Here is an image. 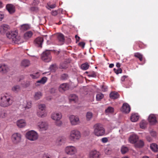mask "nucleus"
Segmentation results:
<instances>
[{
  "instance_id": "obj_1",
  "label": "nucleus",
  "mask_w": 158,
  "mask_h": 158,
  "mask_svg": "<svg viewBox=\"0 0 158 158\" xmlns=\"http://www.w3.org/2000/svg\"><path fill=\"white\" fill-rule=\"evenodd\" d=\"M10 95L6 94L1 96L0 99V106L3 107H6L11 105L12 103Z\"/></svg>"
},
{
  "instance_id": "obj_2",
  "label": "nucleus",
  "mask_w": 158,
  "mask_h": 158,
  "mask_svg": "<svg viewBox=\"0 0 158 158\" xmlns=\"http://www.w3.org/2000/svg\"><path fill=\"white\" fill-rule=\"evenodd\" d=\"M18 32L17 31H11L8 32L6 34V35L8 39H11L13 43L19 44L21 43V37L18 35Z\"/></svg>"
},
{
  "instance_id": "obj_3",
  "label": "nucleus",
  "mask_w": 158,
  "mask_h": 158,
  "mask_svg": "<svg viewBox=\"0 0 158 158\" xmlns=\"http://www.w3.org/2000/svg\"><path fill=\"white\" fill-rule=\"evenodd\" d=\"M64 152L66 154L70 156H73L69 158H78L76 154L77 152V148L73 146L69 145L66 147L64 149Z\"/></svg>"
},
{
  "instance_id": "obj_4",
  "label": "nucleus",
  "mask_w": 158,
  "mask_h": 158,
  "mask_svg": "<svg viewBox=\"0 0 158 158\" xmlns=\"http://www.w3.org/2000/svg\"><path fill=\"white\" fill-rule=\"evenodd\" d=\"M81 137L80 132L78 130L73 129L70 131L68 139L70 141L75 142L79 140Z\"/></svg>"
},
{
  "instance_id": "obj_5",
  "label": "nucleus",
  "mask_w": 158,
  "mask_h": 158,
  "mask_svg": "<svg viewBox=\"0 0 158 158\" xmlns=\"http://www.w3.org/2000/svg\"><path fill=\"white\" fill-rule=\"evenodd\" d=\"M93 134L99 137L103 136L105 133V130L103 126L100 123H96L93 127Z\"/></svg>"
},
{
  "instance_id": "obj_6",
  "label": "nucleus",
  "mask_w": 158,
  "mask_h": 158,
  "mask_svg": "<svg viewBox=\"0 0 158 158\" xmlns=\"http://www.w3.org/2000/svg\"><path fill=\"white\" fill-rule=\"evenodd\" d=\"M52 119L55 121L56 124L58 126H61L62 124V122L60 119L62 118V114L60 112H55L53 113L51 116Z\"/></svg>"
},
{
  "instance_id": "obj_7",
  "label": "nucleus",
  "mask_w": 158,
  "mask_h": 158,
  "mask_svg": "<svg viewBox=\"0 0 158 158\" xmlns=\"http://www.w3.org/2000/svg\"><path fill=\"white\" fill-rule=\"evenodd\" d=\"M26 138L31 141H35L39 137L37 132L34 130H31L27 131L26 134Z\"/></svg>"
},
{
  "instance_id": "obj_8",
  "label": "nucleus",
  "mask_w": 158,
  "mask_h": 158,
  "mask_svg": "<svg viewBox=\"0 0 158 158\" xmlns=\"http://www.w3.org/2000/svg\"><path fill=\"white\" fill-rule=\"evenodd\" d=\"M37 129L40 132L45 131L48 128V124L47 122L44 121H40L36 124Z\"/></svg>"
},
{
  "instance_id": "obj_9",
  "label": "nucleus",
  "mask_w": 158,
  "mask_h": 158,
  "mask_svg": "<svg viewBox=\"0 0 158 158\" xmlns=\"http://www.w3.org/2000/svg\"><path fill=\"white\" fill-rule=\"evenodd\" d=\"M38 109L37 110V116L41 118H44L47 115V112L45 110L46 106L45 104H41L38 106Z\"/></svg>"
},
{
  "instance_id": "obj_10",
  "label": "nucleus",
  "mask_w": 158,
  "mask_h": 158,
  "mask_svg": "<svg viewBox=\"0 0 158 158\" xmlns=\"http://www.w3.org/2000/svg\"><path fill=\"white\" fill-rule=\"evenodd\" d=\"M22 137L20 133H15L11 136L12 141L14 143L17 144L21 142Z\"/></svg>"
},
{
  "instance_id": "obj_11",
  "label": "nucleus",
  "mask_w": 158,
  "mask_h": 158,
  "mask_svg": "<svg viewBox=\"0 0 158 158\" xmlns=\"http://www.w3.org/2000/svg\"><path fill=\"white\" fill-rule=\"evenodd\" d=\"M50 54V52L49 50H46L43 52L41 55L42 59L45 62L50 61L51 59Z\"/></svg>"
},
{
  "instance_id": "obj_12",
  "label": "nucleus",
  "mask_w": 158,
  "mask_h": 158,
  "mask_svg": "<svg viewBox=\"0 0 158 158\" xmlns=\"http://www.w3.org/2000/svg\"><path fill=\"white\" fill-rule=\"evenodd\" d=\"M70 123L72 125L79 124L80 123L79 118L76 116L71 115L69 117Z\"/></svg>"
},
{
  "instance_id": "obj_13",
  "label": "nucleus",
  "mask_w": 158,
  "mask_h": 158,
  "mask_svg": "<svg viewBox=\"0 0 158 158\" xmlns=\"http://www.w3.org/2000/svg\"><path fill=\"white\" fill-rule=\"evenodd\" d=\"M100 153L95 150L91 151L89 153V158H100Z\"/></svg>"
},
{
  "instance_id": "obj_14",
  "label": "nucleus",
  "mask_w": 158,
  "mask_h": 158,
  "mask_svg": "<svg viewBox=\"0 0 158 158\" xmlns=\"http://www.w3.org/2000/svg\"><path fill=\"white\" fill-rule=\"evenodd\" d=\"M16 124L19 128H23L27 126V123L25 119H21L16 121Z\"/></svg>"
},
{
  "instance_id": "obj_15",
  "label": "nucleus",
  "mask_w": 158,
  "mask_h": 158,
  "mask_svg": "<svg viewBox=\"0 0 158 158\" xmlns=\"http://www.w3.org/2000/svg\"><path fill=\"white\" fill-rule=\"evenodd\" d=\"M131 110L130 106L127 103H124L122 106L121 110L122 112L125 113H129Z\"/></svg>"
},
{
  "instance_id": "obj_16",
  "label": "nucleus",
  "mask_w": 158,
  "mask_h": 158,
  "mask_svg": "<svg viewBox=\"0 0 158 158\" xmlns=\"http://www.w3.org/2000/svg\"><path fill=\"white\" fill-rule=\"evenodd\" d=\"M10 28V27L8 25L2 24L0 26V33L2 34H4Z\"/></svg>"
},
{
  "instance_id": "obj_17",
  "label": "nucleus",
  "mask_w": 158,
  "mask_h": 158,
  "mask_svg": "<svg viewBox=\"0 0 158 158\" xmlns=\"http://www.w3.org/2000/svg\"><path fill=\"white\" fill-rule=\"evenodd\" d=\"M9 70V68L5 64H0V72L5 73L8 72Z\"/></svg>"
},
{
  "instance_id": "obj_18",
  "label": "nucleus",
  "mask_w": 158,
  "mask_h": 158,
  "mask_svg": "<svg viewBox=\"0 0 158 158\" xmlns=\"http://www.w3.org/2000/svg\"><path fill=\"white\" fill-rule=\"evenodd\" d=\"M69 88V85L67 83H64L60 85L59 87V90L60 92H63L67 90Z\"/></svg>"
},
{
  "instance_id": "obj_19",
  "label": "nucleus",
  "mask_w": 158,
  "mask_h": 158,
  "mask_svg": "<svg viewBox=\"0 0 158 158\" xmlns=\"http://www.w3.org/2000/svg\"><path fill=\"white\" fill-rule=\"evenodd\" d=\"M43 41V38L42 37H39L35 39L34 42L36 46L41 47Z\"/></svg>"
},
{
  "instance_id": "obj_20",
  "label": "nucleus",
  "mask_w": 158,
  "mask_h": 158,
  "mask_svg": "<svg viewBox=\"0 0 158 158\" xmlns=\"http://www.w3.org/2000/svg\"><path fill=\"white\" fill-rule=\"evenodd\" d=\"M138 138V136L136 135L132 134L129 137V140L130 143H134L137 142Z\"/></svg>"
},
{
  "instance_id": "obj_21",
  "label": "nucleus",
  "mask_w": 158,
  "mask_h": 158,
  "mask_svg": "<svg viewBox=\"0 0 158 158\" xmlns=\"http://www.w3.org/2000/svg\"><path fill=\"white\" fill-rule=\"evenodd\" d=\"M148 120L152 124H153L156 122V118L154 114H151L149 116Z\"/></svg>"
},
{
  "instance_id": "obj_22",
  "label": "nucleus",
  "mask_w": 158,
  "mask_h": 158,
  "mask_svg": "<svg viewBox=\"0 0 158 158\" xmlns=\"http://www.w3.org/2000/svg\"><path fill=\"white\" fill-rule=\"evenodd\" d=\"M6 8L10 14H12L15 11L14 6L11 4H8L6 6Z\"/></svg>"
},
{
  "instance_id": "obj_23",
  "label": "nucleus",
  "mask_w": 158,
  "mask_h": 158,
  "mask_svg": "<svg viewBox=\"0 0 158 158\" xmlns=\"http://www.w3.org/2000/svg\"><path fill=\"white\" fill-rule=\"evenodd\" d=\"M32 106L31 102L30 101H27L26 103H24L23 105V107L25 110H27L31 108Z\"/></svg>"
},
{
  "instance_id": "obj_24",
  "label": "nucleus",
  "mask_w": 158,
  "mask_h": 158,
  "mask_svg": "<svg viewBox=\"0 0 158 158\" xmlns=\"http://www.w3.org/2000/svg\"><path fill=\"white\" fill-rule=\"evenodd\" d=\"M57 37L58 40L60 43V44H63L64 40L63 35L61 33H58L57 35Z\"/></svg>"
},
{
  "instance_id": "obj_25",
  "label": "nucleus",
  "mask_w": 158,
  "mask_h": 158,
  "mask_svg": "<svg viewBox=\"0 0 158 158\" xmlns=\"http://www.w3.org/2000/svg\"><path fill=\"white\" fill-rule=\"evenodd\" d=\"M7 116V114L6 110L3 109L0 110V118H4Z\"/></svg>"
},
{
  "instance_id": "obj_26",
  "label": "nucleus",
  "mask_w": 158,
  "mask_h": 158,
  "mask_svg": "<svg viewBox=\"0 0 158 158\" xmlns=\"http://www.w3.org/2000/svg\"><path fill=\"white\" fill-rule=\"evenodd\" d=\"M139 115L137 114H132L131 117L130 119L131 121L132 122H135L139 119Z\"/></svg>"
},
{
  "instance_id": "obj_27",
  "label": "nucleus",
  "mask_w": 158,
  "mask_h": 158,
  "mask_svg": "<svg viewBox=\"0 0 158 158\" xmlns=\"http://www.w3.org/2000/svg\"><path fill=\"white\" fill-rule=\"evenodd\" d=\"M33 35V33L31 31L26 32L24 34V38L25 39H28L31 38Z\"/></svg>"
},
{
  "instance_id": "obj_28",
  "label": "nucleus",
  "mask_w": 158,
  "mask_h": 158,
  "mask_svg": "<svg viewBox=\"0 0 158 158\" xmlns=\"http://www.w3.org/2000/svg\"><path fill=\"white\" fill-rule=\"evenodd\" d=\"M110 98L115 99L119 97V95L117 92H112L110 94Z\"/></svg>"
},
{
  "instance_id": "obj_29",
  "label": "nucleus",
  "mask_w": 158,
  "mask_h": 158,
  "mask_svg": "<svg viewBox=\"0 0 158 158\" xmlns=\"http://www.w3.org/2000/svg\"><path fill=\"white\" fill-rule=\"evenodd\" d=\"M93 117V114L91 112H88L86 114V120L87 121H89Z\"/></svg>"
},
{
  "instance_id": "obj_30",
  "label": "nucleus",
  "mask_w": 158,
  "mask_h": 158,
  "mask_svg": "<svg viewBox=\"0 0 158 158\" xmlns=\"http://www.w3.org/2000/svg\"><path fill=\"white\" fill-rule=\"evenodd\" d=\"M150 148L151 150L154 152H156L158 150L157 145L155 143H152L150 145Z\"/></svg>"
},
{
  "instance_id": "obj_31",
  "label": "nucleus",
  "mask_w": 158,
  "mask_h": 158,
  "mask_svg": "<svg viewBox=\"0 0 158 158\" xmlns=\"http://www.w3.org/2000/svg\"><path fill=\"white\" fill-rule=\"evenodd\" d=\"M42 96V93L38 91L36 92L34 96V98L36 100L40 99Z\"/></svg>"
},
{
  "instance_id": "obj_32",
  "label": "nucleus",
  "mask_w": 158,
  "mask_h": 158,
  "mask_svg": "<svg viewBox=\"0 0 158 158\" xmlns=\"http://www.w3.org/2000/svg\"><path fill=\"white\" fill-rule=\"evenodd\" d=\"M30 27L28 24H23L21 26L20 29L22 31H24L29 29Z\"/></svg>"
},
{
  "instance_id": "obj_33",
  "label": "nucleus",
  "mask_w": 158,
  "mask_h": 158,
  "mask_svg": "<svg viewBox=\"0 0 158 158\" xmlns=\"http://www.w3.org/2000/svg\"><path fill=\"white\" fill-rule=\"evenodd\" d=\"M21 64L22 66L24 67H27L30 65V62L27 60H24L22 61Z\"/></svg>"
},
{
  "instance_id": "obj_34",
  "label": "nucleus",
  "mask_w": 158,
  "mask_h": 158,
  "mask_svg": "<svg viewBox=\"0 0 158 158\" xmlns=\"http://www.w3.org/2000/svg\"><path fill=\"white\" fill-rule=\"evenodd\" d=\"M144 144L143 142L141 140L137 141L135 144V147L136 148H140L142 147Z\"/></svg>"
},
{
  "instance_id": "obj_35",
  "label": "nucleus",
  "mask_w": 158,
  "mask_h": 158,
  "mask_svg": "<svg viewBox=\"0 0 158 158\" xmlns=\"http://www.w3.org/2000/svg\"><path fill=\"white\" fill-rule=\"evenodd\" d=\"M69 99L70 101L76 102L78 99L77 97L75 94H71L69 97Z\"/></svg>"
},
{
  "instance_id": "obj_36",
  "label": "nucleus",
  "mask_w": 158,
  "mask_h": 158,
  "mask_svg": "<svg viewBox=\"0 0 158 158\" xmlns=\"http://www.w3.org/2000/svg\"><path fill=\"white\" fill-rule=\"evenodd\" d=\"M20 90V87L18 85H15L12 88V90L15 93L19 91Z\"/></svg>"
},
{
  "instance_id": "obj_37",
  "label": "nucleus",
  "mask_w": 158,
  "mask_h": 158,
  "mask_svg": "<svg viewBox=\"0 0 158 158\" xmlns=\"http://www.w3.org/2000/svg\"><path fill=\"white\" fill-rule=\"evenodd\" d=\"M89 67V65L87 63L82 64L81 65V68L84 70H86Z\"/></svg>"
},
{
  "instance_id": "obj_38",
  "label": "nucleus",
  "mask_w": 158,
  "mask_h": 158,
  "mask_svg": "<svg viewBox=\"0 0 158 158\" xmlns=\"http://www.w3.org/2000/svg\"><path fill=\"white\" fill-rule=\"evenodd\" d=\"M147 124V122L144 120H143L140 123V127L142 129L145 128Z\"/></svg>"
},
{
  "instance_id": "obj_39",
  "label": "nucleus",
  "mask_w": 158,
  "mask_h": 158,
  "mask_svg": "<svg viewBox=\"0 0 158 158\" xmlns=\"http://www.w3.org/2000/svg\"><path fill=\"white\" fill-rule=\"evenodd\" d=\"M114 108L112 107L109 106L105 110V112L107 114H108L109 113H112L114 112Z\"/></svg>"
},
{
  "instance_id": "obj_40",
  "label": "nucleus",
  "mask_w": 158,
  "mask_h": 158,
  "mask_svg": "<svg viewBox=\"0 0 158 158\" xmlns=\"http://www.w3.org/2000/svg\"><path fill=\"white\" fill-rule=\"evenodd\" d=\"M47 81V78L46 77H44L41 78L40 80L38 81L36 83H39L41 84H45Z\"/></svg>"
},
{
  "instance_id": "obj_41",
  "label": "nucleus",
  "mask_w": 158,
  "mask_h": 158,
  "mask_svg": "<svg viewBox=\"0 0 158 158\" xmlns=\"http://www.w3.org/2000/svg\"><path fill=\"white\" fill-rule=\"evenodd\" d=\"M40 76V73L39 72H36L31 75L32 78L33 79H36L39 77Z\"/></svg>"
},
{
  "instance_id": "obj_42",
  "label": "nucleus",
  "mask_w": 158,
  "mask_h": 158,
  "mask_svg": "<svg viewBox=\"0 0 158 158\" xmlns=\"http://www.w3.org/2000/svg\"><path fill=\"white\" fill-rule=\"evenodd\" d=\"M128 150V148L126 146H123L121 148V151L122 154H124L126 153Z\"/></svg>"
},
{
  "instance_id": "obj_43",
  "label": "nucleus",
  "mask_w": 158,
  "mask_h": 158,
  "mask_svg": "<svg viewBox=\"0 0 158 158\" xmlns=\"http://www.w3.org/2000/svg\"><path fill=\"white\" fill-rule=\"evenodd\" d=\"M65 139L64 137H62L60 139H58L56 141V143L58 145H61L62 143L65 142Z\"/></svg>"
},
{
  "instance_id": "obj_44",
  "label": "nucleus",
  "mask_w": 158,
  "mask_h": 158,
  "mask_svg": "<svg viewBox=\"0 0 158 158\" xmlns=\"http://www.w3.org/2000/svg\"><path fill=\"white\" fill-rule=\"evenodd\" d=\"M135 56L138 58L140 61H142L143 60V55L139 53H136L135 54Z\"/></svg>"
},
{
  "instance_id": "obj_45",
  "label": "nucleus",
  "mask_w": 158,
  "mask_h": 158,
  "mask_svg": "<svg viewBox=\"0 0 158 158\" xmlns=\"http://www.w3.org/2000/svg\"><path fill=\"white\" fill-rule=\"evenodd\" d=\"M104 97L103 95L101 93H99L96 95V98L97 101H100Z\"/></svg>"
},
{
  "instance_id": "obj_46",
  "label": "nucleus",
  "mask_w": 158,
  "mask_h": 158,
  "mask_svg": "<svg viewBox=\"0 0 158 158\" xmlns=\"http://www.w3.org/2000/svg\"><path fill=\"white\" fill-rule=\"evenodd\" d=\"M56 7V5L55 4H53L51 5L50 3H48L47 6H46V7L48 9H49L50 8L53 9L54 8Z\"/></svg>"
},
{
  "instance_id": "obj_47",
  "label": "nucleus",
  "mask_w": 158,
  "mask_h": 158,
  "mask_svg": "<svg viewBox=\"0 0 158 158\" xmlns=\"http://www.w3.org/2000/svg\"><path fill=\"white\" fill-rule=\"evenodd\" d=\"M68 75L66 74H63L61 76L60 79L62 80H65L68 78Z\"/></svg>"
},
{
  "instance_id": "obj_48",
  "label": "nucleus",
  "mask_w": 158,
  "mask_h": 158,
  "mask_svg": "<svg viewBox=\"0 0 158 158\" xmlns=\"http://www.w3.org/2000/svg\"><path fill=\"white\" fill-rule=\"evenodd\" d=\"M42 158H51V156L48 153H44L42 156Z\"/></svg>"
},
{
  "instance_id": "obj_49",
  "label": "nucleus",
  "mask_w": 158,
  "mask_h": 158,
  "mask_svg": "<svg viewBox=\"0 0 158 158\" xmlns=\"http://www.w3.org/2000/svg\"><path fill=\"white\" fill-rule=\"evenodd\" d=\"M101 141L102 143H105L108 142V139L106 137H104L101 139Z\"/></svg>"
},
{
  "instance_id": "obj_50",
  "label": "nucleus",
  "mask_w": 158,
  "mask_h": 158,
  "mask_svg": "<svg viewBox=\"0 0 158 158\" xmlns=\"http://www.w3.org/2000/svg\"><path fill=\"white\" fill-rule=\"evenodd\" d=\"M55 68L56 66L53 65H51L50 67V70L52 72H54L55 71Z\"/></svg>"
},
{
  "instance_id": "obj_51",
  "label": "nucleus",
  "mask_w": 158,
  "mask_h": 158,
  "mask_svg": "<svg viewBox=\"0 0 158 158\" xmlns=\"http://www.w3.org/2000/svg\"><path fill=\"white\" fill-rule=\"evenodd\" d=\"M4 17V15L2 12H0V21H1Z\"/></svg>"
},
{
  "instance_id": "obj_52",
  "label": "nucleus",
  "mask_w": 158,
  "mask_h": 158,
  "mask_svg": "<svg viewBox=\"0 0 158 158\" xmlns=\"http://www.w3.org/2000/svg\"><path fill=\"white\" fill-rule=\"evenodd\" d=\"M151 135L153 137H155L156 136V133L154 131H151L150 132Z\"/></svg>"
},
{
  "instance_id": "obj_53",
  "label": "nucleus",
  "mask_w": 158,
  "mask_h": 158,
  "mask_svg": "<svg viewBox=\"0 0 158 158\" xmlns=\"http://www.w3.org/2000/svg\"><path fill=\"white\" fill-rule=\"evenodd\" d=\"M122 72V69L121 68L118 69L115 72V73L117 74H118L119 73H121Z\"/></svg>"
},
{
  "instance_id": "obj_54",
  "label": "nucleus",
  "mask_w": 158,
  "mask_h": 158,
  "mask_svg": "<svg viewBox=\"0 0 158 158\" xmlns=\"http://www.w3.org/2000/svg\"><path fill=\"white\" fill-rule=\"evenodd\" d=\"M146 139L149 142L152 140V138L149 136H147Z\"/></svg>"
},
{
  "instance_id": "obj_55",
  "label": "nucleus",
  "mask_w": 158,
  "mask_h": 158,
  "mask_svg": "<svg viewBox=\"0 0 158 158\" xmlns=\"http://www.w3.org/2000/svg\"><path fill=\"white\" fill-rule=\"evenodd\" d=\"M107 90V88L106 86H103L102 87V90L104 92L106 91Z\"/></svg>"
},
{
  "instance_id": "obj_56",
  "label": "nucleus",
  "mask_w": 158,
  "mask_h": 158,
  "mask_svg": "<svg viewBox=\"0 0 158 158\" xmlns=\"http://www.w3.org/2000/svg\"><path fill=\"white\" fill-rule=\"evenodd\" d=\"M51 14L53 16H56L58 14L56 10H53L51 12Z\"/></svg>"
},
{
  "instance_id": "obj_57",
  "label": "nucleus",
  "mask_w": 158,
  "mask_h": 158,
  "mask_svg": "<svg viewBox=\"0 0 158 158\" xmlns=\"http://www.w3.org/2000/svg\"><path fill=\"white\" fill-rule=\"evenodd\" d=\"M85 43L84 42H81L79 43V45L82 46V48H84L85 45Z\"/></svg>"
},
{
  "instance_id": "obj_58",
  "label": "nucleus",
  "mask_w": 158,
  "mask_h": 158,
  "mask_svg": "<svg viewBox=\"0 0 158 158\" xmlns=\"http://www.w3.org/2000/svg\"><path fill=\"white\" fill-rule=\"evenodd\" d=\"M126 76H123L122 77L121 80L122 81H125V79L127 77Z\"/></svg>"
},
{
  "instance_id": "obj_59",
  "label": "nucleus",
  "mask_w": 158,
  "mask_h": 158,
  "mask_svg": "<svg viewBox=\"0 0 158 158\" xmlns=\"http://www.w3.org/2000/svg\"><path fill=\"white\" fill-rule=\"evenodd\" d=\"M56 89L54 88H52L50 90V92L51 93H53L55 92Z\"/></svg>"
},
{
  "instance_id": "obj_60",
  "label": "nucleus",
  "mask_w": 158,
  "mask_h": 158,
  "mask_svg": "<svg viewBox=\"0 0 158 158\" xmlns=\"http://www.w3.org/2000/svg\"><path fill=\"white\" fill-rule=\"evenodd\" d=\"M3 6V5L2 2L0 0V8H2Z\"/></svg>"
},
{
  "instance_id": "obj_61",
  "label": "nucleus",
  "mask_w": 158,
  "mask_h": 158,
  "mask_svg": "<svg viewBox=\"0 0 158 158\" xmlns=\"http://www.w3.org/2000/svg\"><path fill=\"white\" fill-rule=\"evenodd\" d=\"M75 37L77 41H78L80 39V37L78 36L77 35H75Z\"/></svg>"
},
{
  "instance_id": "obj_62",
  "label": "nucleus",
  "mask_w": 158,
  "mask_h": 158,
  "mask_svg": "<svg viewBox=\"0 0 158 158\" xmlns=\"http://www.w3.org/2000/svg\"><path fill=\"white\" fill-rule=\"evenodd\" d=\"M114 66V64H111L109 65V67L110 68H112Z\"/></svg>"
},
{
  "instance_id": "obj_63",
  "label": "nucleus",
  "mask_w": 158,
  "mask_h": 158,
  "mask_svg": "<svg viewBox=\"0 0 158 158\" xmlns=\"http://www.w3.org/2000/svg\"><path fill=\"white\" fill-rule=\"evenodd\" d=\"M116 66L118 68H119L120 67V64L119 63H117Z\"/></svg>"
},
{
  "instance_id": "obj_64",
  "label": "nucleus",
  "mask_w": 158,
  "mask_h": 158,
  "mask_svg": "<svg viewBox=\"0 0 158 158\" xmlns=\"http://www.w3.org/2000/svg\"><path fill=\"white\" fill-rule=\"evenodd\" d=\"M60 67L62 69H64L66 68V66H64L63 65H62L61 64L60 65Z\"/></svg>"
}]
</instances>
